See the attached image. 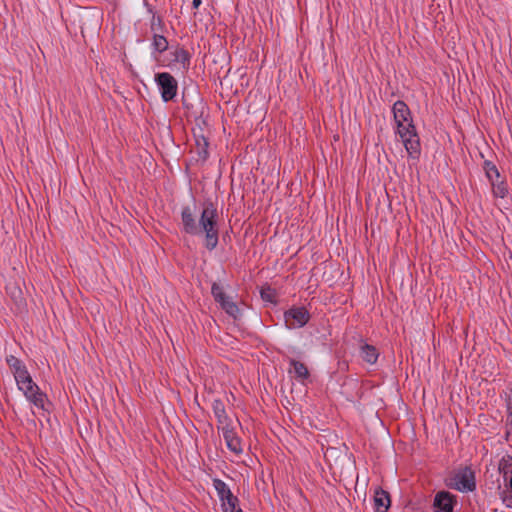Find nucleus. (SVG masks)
<instances>
[{
	"label": "nucleus",
	"mask_w": 512,
	"mask_h": 512,
	"mask_svg": "<svg viewBox=\"0 0 512 512\" xmlns=\"http://www.w3.org/2000/svg\"><path fill=\"white\" fill-rule=\"evenodd\" d=\"M217 218V209L212 202L204 203L198 220L189 206L183 207L181 211L183 231L194 236L204 235L203 244L209 251L214 250L218 245Z\"/></svg>",
	"instance_id": "obj_1"
},
{
	"label": "nucleus",
	"mask_w": 512,
	"mask_h": 512,
	"mask_svg": "<svg viewBox=\"0 0 512 512\" xmlns=\"http://www.w3.org/2000/svg\"><path fill=\"white\" fill-rule=\"evenodd\" d=\"M396 134L401 139L407 153L413 159L420 155V139L413 123L411 111L404 101L398 100L392 107Z\"/></svg>",
	"instance_id": "obj_2"
},
{
	"label": "nucleus",
	"mask_w": 512,
	"mask_h": 512,
	"mask_svg": "<svg viewBox=\"0 0 512 512\" xmlns=\"http://www.w3.org/2000/svg\"><path fill=\"white\" fill-rule=\"evenodd\" d=\"M16 384L18 389L23 392L25 398L30 403L38 409L47 410V396L40 390L39 386L33 381L29 373L23 378L16 380Z\"/></svg>",
	"instance_id": "obj_3"
},
{
	"label": "nucleus",
	"mask_w": 512,
	"mask_h": 512,
	"mask_svg": "<svg viewBox=\"0 0 512 512\" xmlns=\"http://www.w3.org/2000/svg\"><path fill=\"white\" fill-rule=\"evenodd\" d=\"M211 293L214 300L220 305V307L233 319H238L241 316V311L233 300V297L228 295L224 288L217 283H213L211 287Z\"/></svg>",
	"instance_id": "obj_4"
},
{
	"label": "nucleus",
	"mask_w": 512,
	"mask_h": 512,
	"mask_svg": "<svg viewBox=\"0 0 512 512\" xmlns=\"http://www.w3.org/2000/svg\"><path fill=\"white\" fill-rule=\"evenodd\" d=\"M449 486L460 492L473 491L476 488L473 471L468 467L459 469L450 477Z\"/></svg>",
	"instance_id": "obj_5"
},
{
	"label": "nucleus",
	"mask_w": 512,
	"mask_h": 512,
	"mask_svg": "<svg viewBox=\"0 0 512 512\" xmlns=\"http://www.w3.org/2000/svg\"><path fill=\"white\" fill-rule=\"evenodd\" d=\"M155 81L159 87L161 97L165 102L172 100L178 89V83L176 79L167 72L157 73L155 75Z\"/></svg>",
	"instance_id": "obj_6"
},
{
	"label": "nucleus",
	"mask_w": 512,
	"mask_h": 512,
	"mask_svg": "<svg viewBox=\"0 0 512 512\" xmlns=\"http://www.w3.org/2000/svg\"><path fill=\"white\" fill-rule=\"evenodd\" d=\"M309 318V312L304 307H292L284 313L285 324L290 329L303 327Z\"/></svg>",
	"instance_id": "obj_7"
},
{
	"label": "nucleus",
	"mask_w": 512,
	"mask_h": 512,
	"mask_svg": "<svg viewBox=\"0 0 512 512\" xmlns=\"http://www.w3.org/2000/svg\"><path fill=\"white\" fill-rule=\"evenodd\" d=\"M225 440L227 448L239 455L243 452L241 439L235 433L232 424L220 429Z\"/></svg>",
	"instance_id": "obj_8"
},
{
	"label": "nucleus",
	"mask_w": 512,
	"mask_h": 512,
	"mask_svg": "<svg viewBox=\"0 0 512 512\" xmlns=\"http://www.w3.org/2000/svg\"><path fill=\"white\" fill-rule=\"evenodd\" d=\"M455 503V496L447 491L438 492L434 498V507L441 512H453Z\"/></svg>",
	"instance_id": "obj_9"
},
{
	"label": "nucleus",
	"mask_w": 512,
	"mask_h": 512,
	"mask_svg": "<svg viewBox=\"0 0 512 512\" xmlns=\"http://www.w3.org/2000/svg\"><path fill=\"white\" fill-rule=\"evenodd\" d=\"M213 413L217 419L218 429L232 424L231 419L226 413L225 405L220 399H215L212 403Z\"/></svg>",
	"instance_id": "obj_10"
},
{
	"label": "nucleus",
	"mask_w": 512,
	"mask_h": 512,
	"mask_svg": "<svg viewBox=\"0 0 512 512\" xmlns=\"http://www.w3.org/2000/svg\"><path fill=\"white\" fill-rule=\"evenodd\" d=\"M6 362L14 375L15 381L20 378H23L25 375L29 373L27 367L23 364V362L13 355H9L6 358Z\"/></svg>",
	"instance_id": "obj_11"
},
{
	"label": "nucleus",
	"mask_w": 512,
	"mask_h": 512,
	"mask_svg": "<svg viewBox=\"0 0 512 512\" xmlns=\"http://www.w3.org/2000/svg\"><path fill=\"white\" fill-rule=\"evenodd\" d=\"M171 54L173 56V62L179 65V70L185 72L189 69L190 55L184 48L177 47Z\"/></svg>",
	"instance_id": "obj_12"
},
{
	"label": "nucleus",
	"mask_w": 512,
	"mask_h": 512,
	"mask_svg": "<svg viewBox=\"0 0 512 512\" xmlns=\"http://www.w3.org/2000/svg\"><path fill=\"white\" fill-rule=\"evenodd\" d=\"M391 501L389 493L378 489L374 494V507L377 512H387L390 507Z\"/></svg>",
	"instance_id": "obj_13"
},
{
	"label": "nucleus",
	"mask_w": 512,
	"mask_h": 512,
	"mask_svg": "<svg viewBox=\"0 0 512 512\" xmlns=\"http://www.w3.org/2000/svg\"><path fill=\"white\" fill-rule=\"evenodd\" d=\"M360 356L365 362L374 364L379 357V353L376 347L369 344H363L360 347Z\"/></svg>",
	"instance_id": "obj_14"
},
{
	"label": "nucleus",
	"mask_w": 512,
	"mask_h": 512,
	"mask_svg": "<svg viewBox=\"0 0 512 512\" xmlns=\"http://www.w3.org/2000/svg\"><path fill=\"white\" fill-rule=\"evenodd\" d=\"M213 487L221 502L233 495L228 485L220 479H213Z\"/></svg>",
	"instance_id": "obj_15"
},
{
	"label": "nucleus",
	"mask_w": 512,
	"mask_h": 512,
	"mask_svg": "<svg viewBox=\"0 0 512 512\" xmlns=\"http://www.w3.org/2000/svg\"><path fill=\"white\" fill-rule=\"evenodd\" d=\"M223 512H243L236 496L231 495L225 501L221 502Z\"/></svg>",
	"instance_id": "obj_16"
},
{
	"label": "nucleus",
	"mask_w": 512,
	"mask_h": 512,
	"mask_svg": "<svg viewBox=\"0 0 512 512\" xmlns=\"http://www.w3.org/2000/svg\"><path fill=\"white\" fill-rule=\"evenodd\" d=\"M290 364L293 367V373L297 379L303 381L308 378L309 371L304 363L291 360Z\"/></svg>",
	"instance_id": "obj_17"
},
{
	"label": "nucleus",
	"mask_w": 512,
	"mask_h": 512,
	"mask_svg": "<svg viewBox=\"0 0 512 512\" xmlns=\"http://www.w3.org/2000/svg\"><path fill=\"white\" fill-rule=\"evenodd\" d=\"M490 183L495 197L504 198L507 195L508 189L504 180L500 178L499 180H494Z\"/></svg>",
	"instance_id": "obj_18"
},
{
	"label": "nucleus",
	"mask_w": 512,
	"mask_h": 512,
	"mask_svg": "<svg viewBox=\"0 0 512 512\" xmlns=\"http://www.w3.org/2000/svg\"><path fill=\"white\" fill-rule=\"evenodd\" d=\"M484 170L486 177L490 182L494 180H499L501 178L500 173L497 169V167L490 161L484 162Z\"/></svg>",
	"instance_id": "obj_19"
},
{
	"label": "nucleus",
	"mask_w": 512,
	"mask_h": 512,
	"mask_svg": "<svg viewBox=\"0 0 512 512\" xmlns=\"http://www.w3.org/2000/svg\"><path fill=\"white\" fill-rule=\"evenodd\" d=\"M152 47L155 51L162 53L168 48V41L162 35L155 34L152 41Z\"/></svg>",
	"instance_id": "obj_20"
},
{
	"label": "nucleus",
	"mask_w": 512,
	"mask_h": 512,
	"mask_svg": "<svg viewBox=\"0 0 512 512\" xmlns=\"http://www.w3.org/2000/svg\"><path fill=\"white\" fill-rule=\"evenodd\" d=\"M207 148H208V142H207L206 138L201 136V137L196 139L197 154L203 160L207 159V157H208V150H207Z\"/></svg>",
	"instance_id": "obj_21"
},
{
	"label": "nucleus",
	"mask_w": 512,
	"mask_h": 512,
	"mask_svg": "<svg viewBox=\"0 0 512 512\" xmlns=\"http://www.w3.org/2000/svg\"><path fill=\"white\" fill-rule=\"evenodd\" d=\"M261 297L265 301L273 302L274 301V291L269 287L262 288L261 289Z\"/></svg>",
	"instance_id": "obj_22"
},
{
	"label": "nucleus",
	"mask_w": 512,
	"mask_h": 512,
	"mask_svg": "<svg viewBox=\"0 0 512 512\" xmlns=\"http://www.w3.org/2000/svg\"><path fill=\"white\" fill-rule=\"evenodd\" d=\"M506 406H507V411L509 413V417H511V422H512V391H509L508 393H506Z\"/></svg>",
	"instance_id": "obj_23"
},
{
	"label": "nucleus",
	"mask_w": 512,
	"mask_h": 512,
	"mask_svg": "<svg viewBox=\"0 0 512 512\" xmlns=\"http://www.w3.org/2000/svg\"><path fill=\"white\" fill-rule=\"evenodd\" d=\"M502 501L508 508H512V495L503 492Z\"/></svg>",
	"instance_id": "obj_24"
},
{
	"label": "nucleus",
	"mask_w": 512,
	"mask_h": 512,
	"mask_svg": "<svg viewBox=\"0 0 512 512\" xmlns=\"http://www.w3.org/2000/svg\"><path fill=\"white\" fill-rule=\"evenodd\" d=\"M201 3H202V0H193L192 1L193 8H195V9L199 8Z\"/></svg>",
	"instance_id": "obj_25"
}]
</instances>
